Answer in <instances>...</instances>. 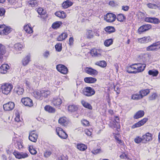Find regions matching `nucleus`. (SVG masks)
Listing matches in <instances>:
<instances>
[{"label": "nucleus", "instance_id": "obj_19", "mask_svg": "<svg viewBox=\"0 0 160 160\" xmlns=\"http://www.w3.org/2000/svg\"><path fill=\"white\" fill-rule=\"evenodd\" d=\"M58 123L63 126H65L68 123V121L66 117H63L60 118L58 120Z\"/></svg>", "mask_w": 160, "mask_h": 160}, {"label": "nucleus", "instance_id": "obj_46", "mask_svg": "<svg viewBox=\"0 0 160 160\" xmlns=\"http://www.w3.org/2000/svg\"><path fill=\"white\" fill-rule=\"evenodd\" d=\"M117 19L118 21L122 22L124 21L125 19V17L123 14H119L117 15Z\"/></svg>", "mask_w": 160, "mask_h": 160}, {"label": "nucleus", "instance_id": "obj_11", "mask_svg": "<svg viewBox=\"0 0 160 160\" xmlns=\"http://www.w3.org/2000/svg\"><path fill=\"white\" fill-rule=\"evenodd\" d=\"M151 28V25L149 24L144 25L138 29V32L139 34H141L143 32L148 31Z\"/></svg>", "mask_w": 160, "mask_h": 160}, {"label": "nucleus", "instance_id": "obj_53", "mask_svg": "<svg viewBox=\"0 0 160 160\" xmlns=\"http://www.w3.org/2000/svg\"><path fill=\"white\" fill-rule=\"evenodd\" d=\"M148 7L152 9H156L157 8L158 6L155 4H152L151 3H148L147 5Z\"/></svg>", "mask_w": 160, "mask_h": 160}, {"label": "nucleus", "instance_id": "obj_34", "mask_svg": "<svg viewBox=\"0 0 160 160\" xmlns=\"http://www.w3.org/2000/svg\"><path fill=\"white\" fill-rule=\"evenodd\" d=\"M72 3L70 1L67 0L64 2L62 4V6L64 8H66L71 6Z\"/></svg>", "mask_w": 160, "mask_h": 160}, {"label": "nucleus", "instance_id": "obj_56", "mask_svg": "<svg viewBox=\"0 0 160 160\" xmlns=\"http://www.w3.org/2000/svg\"><path fill=\"white\" fill-rule=\"evenodd\" d=\"M37 12L40 15L44 14L45 12L44 10L41 8H38Z\"/></svg>", "mask_w": 160, "mask_h": 160}, {"label": "nucleus", "instance_id": "obj_26", "mask_svg": "<svg viewBox=\"0 0 160 160\" xmlns=\"http://www.w3.org/2000/svg\"><path fill=\"white\" fill-rule=\"evenodd\" d=\"M53 105L55 106L60 105L62 103V100L59 98H54L52 102Z\"/></svg>", "mask_w": 160, "mask_h": 160}, {"label": "nucleus", "instance_id": "obj_59", "mask_svg": "<svg viewBox=\"0 0 160 160\" xmlns=\"http://www.w3.org/2000/svg\"><path fill=\"white\" fill-rule=\"evenodd\" d=\"M15 120L17 122H19L20 121V116L18 113L15 114Z\"/></svg>", "mask_w": 160, "mask_h": 160}, {"label": "nucleus", "instance_id": "obj_55", "mask_svg": "<svg viewBox=\"0 0 160 160\" xmlns=\"http://www.w3.org/2000/svg\"><path fill=\"white\" fill-rule=\"evenodd\" d=\"M134 141L137 143H139L141 142H142V138H140L139 137H137L134 139Z\"/></svg>", "mask_w": 160, "mask_h": 160}, {"label": "nucleus", "instance_id": "obj_54", "mask_svg": "<svg viewBox=\"0 0 160 160\" xmlns=\"http://www.w3.org/2000/svg\"><path fill=\"white\" fill-rule=\"evenodd\" d=\"M158 96L155 93H153L149 97V99L151 100H152L155 99Z\"/></svg>", "mask_w": 160, "mask_h": 160}, {"label": "nucleus", "instance_id": "obj_1", "mask_svg": "<svg viewBox=\"0 0 160 160\" xmlns=\"http://www.w3.org/2000/svg\"><path fill=\"white\" fill-rule=\"evenodd\" d=\"M146 66L145 64H134L131 65V73H136L142 72Z\"/></svg>", "mask_w": 160, "mask_h": 160}, {"label": "nucleus", "instance_id": "obj_22", "mask_svg": "<svg viewBox=\"0 0 160 160\" xmlns=\"http://www.w3.org/2000/svg\"><path fill=\"white\" fill-rule=\"evenodd\" d=\"M5 47L2 44H0V61L2 60L3 55L6 53Z\"/></svg>", "mask_w": 160, "mask_h": 160}, {"label": "nucleus", "instance_id": "obj_45", "mask_svg": "<svg viewBox=\"0 0 160 160\" xmlns=\"http://www.w3.org/2000/svg\"><path fill=\"white\" fill-rule=\"evenodd\" d=\"M132 98L133 100H139L142 98V97L141 96L140 94L136 93L133 94L132 96Z\"/></svg>", "mask_w": 160, "mask_h": 160}, {"label": "nucleus", "instance_id": "obj_20", "mask_svg": "<svg viewBox=\"0 0 160 160\" xmlns=\"http://www.w3.org/2000/svg\"><path fill=\"white\" fill-rule=\"evenodd\" d=\"M139 42L142 43H146L151 41V38L150 36L145 37L142 38L138 39Z\"/></svg>", "mask_w": 160, "mask_h": 160}, {"label": "nucleus", "instance_id": "obj_13", "mask_svg": "<svg viewBox=\"0 0 160 160\" xmlns=\"http://www.w3.org/2000/svg\"><path fill=\"white\" fill-rule=\"evenodd\" d=\"M13 154L15 156L16 158L20 159L22 158H24L28 157V155L25 152H14Z\"/></svg>", "mask_w": 160, "mask_h": 160}, {"label": "nucleus", "instance_id": "obj_48", "mask_svg": "<svg viewBox=\"0 0 160 160\" xmlns=\"http://www.w3.org/2000/svg\"><path fill=\"white\" fill-rule=\"evenodd\" d=\"M86 35L87 38H91L93 36V33L91 30H88L86 32Z\"/></svg>", "mask_w": 160, "mask_h": 160}, {"label": "nucleus", "instance_id": "obj_41", "mask_svg": "<svg viewBox=\"0 0 160 160\" xmlns=\"http://www.w3.org/2000/svg\"><path fill=\"white\" fill-rule=\"evenodd\" d=\"M95 64L101 67L104 68L106 66L107 64L105 61H102L96 62L95 63Z\"/></svg>", "mask_w": 160, "mask_h": 160}, {"label": "nucleus", "instance_id": "obj_42", "mask_svg": "<svg viewBox=\"0 0 160 160\" xmlns=\"http://www.w3.org/2000/svg\"><path fill=\"white\" fill-rule=\"evenodd\" d=\"M62 24L61 22L57 21L52 24V27L53 28L57 29Z\"/></svg>", "mask_w": 160, "mask_h": 160}, {"label": "nucleus", "instance_id": "obj_12", "mask_svg": "<svg viewBox=\"0 0 160 160\" xmlns=\"http://www.w3.org/2000/svg\"><path fill=\"white\" fill-rule=\"evenodd\" d=\"M56 68L58 71L63 74H66L68 72V69L67 68L63 65L62 64L57 65Z\"/></svg>", "mask_w": 160, "mask_h": 160}, {"label": "nucleus", "instance_id": "obj_10", "mask_svg": "<svg viewBox=\"0 0 160 160\" xmlns=\"http://www.w3.org/2000/svg\"><path fill=\"white\" fill-rule=\"evenodd\" d=\"M15 106L14 102H9L3 105V108L5 111H10L12 110Z\"/></svg>", "mask_w": 160, "mask_h": 160}, {"label": "nucleus", "instance_id": "obj_40", "mask_svg": "<svg viewBox=\"0 0 160 160\" xmlns=\"http://www.w3.org/2000/svg\"><path fill=\"white\" fill-rule=\"evenodd\" d=\"M55 14L57 17L62 18H65L66 17V14L63 11L57 12L55 13Z\"/></svg>", "mask_w": 160, "mask_h": 160}, {"label": "nucleus", "instance_id": "obj_49", "mask_svg": "<svg viewBox=\"0 0 160 160\" xmlns=\"http://www.w3.org/2000/svg\"><path fill=\"white\" fill-rule=\"evenodd\" d=\"M29 150L30 153L32 155L36 154L37 152L35 148H34L32 146H30L29 147Z\"/></svg>", "mask_w": 160, "mask_h": 160}, {"label": "nucleus", "instance_id": "obj_14", "mask_svg": "<svg viewBox=\"0 0 160 160\" xmlns=\"http://www.w3.org/2000/svg\"><path fill=\"white\" fill-rule=\"evenodd\" d=\"M85 72L92 76H95L98 74V72L95 69L90 67H86L85 68Z\"/></svg>", "mask_w": 160, "mask_h": 160}, {"label": "nucleus", "instance_id": "obj_18", "mask_svg": "<svg viewBox=\"0 0 160 160\" xmlns=\"http://www.w3.org/2000/svg\"><path fill=\"white\" fill-rule=\"evenodd\" d=\"M34 131H32L29 133V139L32 142H36L38 136L37 134L34 133Z\"/></svg>", "mask_w": 160, "mask_h": 160}, {"label": "nucleus", "instance_id": "obj_31", "mask_svg": "<svg viewBox=\"0 0 160 160\" xmlns=\"http://www.w3.org/2000/svg\"><path fill=\"white\" fill-rule=\"evenodd\" d=\"M30 61V55H28L22 59V62L23 65L24 66L27 65Z\"/></svg>", "mask_w": 160, "mask_h": 160}, {"label": "nucleus", "instance_id": "obj_6", "mask_svg": "<svg viewBox=\"0 0 160 160\" xmlns=\"http://www.w3.org/2000/svg\"><path fill=\"white\" fill-rule=\"evenodd\" d=\"M13 140L16 148L18 149H21L23 148L22 140L18 138H14Z\"/></svg>", "mask_w": 160, "mask_h": 160}, {"label": "nucleus", "instance_id": "obj_30", "mask_svg": "<svg viewBox=\"0 0 160 160\" xmlns=\"http://www.w3.org/2000/svg\"><path fill=\"white\" fill-rule=\"evenodd\" d=\"M85 82L88 83H93L97 80L96 78L92 77H86L84 79Z\"/></svg>", "mask_w": 160, "mask_h": 160}, {"label": "nucleus", "instance_id": "obj_27", "mask_svg": "<svg viewBox=\"0 0 160 160\" xmlns=\"http://www.w3.org/2000/svg\"><path fill=\"white\" fill-rule=\"evenodd\" d=\"M24 29L25 32L28 33L30 34L33 32L32 29L30 24L24 26Z\"/></svg>", "mask_w": 160, "mask_h": 160}, {"label": "nucleus", "instance_id": "obj_25", "mask_svg": "<svg viewBox=\"0 0 160 160\" xmlns=\"http://www.w3.org/2000/svg\"><path fill=\"white\" fill-rule=\"evenodd\" d=\"M11 31V29L8 27H6L5 26L3 28L2 27L1 31V34H3L5 35H7Z\"/></svg>", "mask_w": 160, "mask_h": 160}, {"label": "nucleus", "instance_id": "obj_9", "mask_svg": "<svg viewBox=\"0 0 160 160\" xmlns=\"http://www.w3.org/2000/svg\"><path fill=\"white\" fill-rule=\"evenodd\" d=\"M152 135L149 132L146 133L142 136V143H146L152 139Z\"/></svg>", "mask_w": 160, "mask_h": 160}, {"label": "nucleus", "instance_id": "obj_57", "mask_svg": "<svg viewBox=\"0 0 160 160\" xmlns=\"http://www.w3.org/2000/svg\"><path fill=\"white\" fill-rule=\"evenodd\" d=\"M101 149L99 148L95 150H93L91 151V152L93 154H95L99 153L101 152Z\"/></svg>", "mask_w": 160, "mask_h": 160}, {"label": "nucleus", "instance_id": "obj_15", "mask_svg": "<svg viewBox=\"0 0 160 160\" xmlns=\"http://www.w3.org/2000/svg\"><path fill=\"white\" fill-rule=\"evenodd\" d=\"M147 118H144L138 122L135 123L132 127V128L140 127L143 125L148 120Z\"/></svg>", "mask_w": 160, "mask_h": 160}, {"label": "nucleus", "instance_id": "obj_44", "mask_svg": "<svg viewBox=\"0 0 160 160\" xmlns=\"http://www.w3.org/2000/svg\"><path fill=\"white\" fill-rule=\"evenodd\" d=\"M22 47V45L19 43L15 44L14 45V49L17 51L21 50Z\"/></svg>", "mask_w": 160, "mask_h": 160}, {"label": "nucleus", "instance_id": "obj_64", "mask_svg": "<svg viewBox=\"0 0 160 160\" xmlns=\"http://www.w3.org/2000/svg\"><path fill=\"white\" fill-rule=\"evenodd\" d=\"M129 9V7L127 6H122V9L124 11H127Z\"/></svg>", "mask_w": 160, "mask_h": 160}, {"label": "nucleus", "instance_id": "obj_24", "mask_svg": "<svg viewBox=\"0 0 160 160\" xmlns=\"http://www.w3.org/2000/svg\"><path fill=\"white\" fill-rule=\"evenodd\" d=\"M14 90L15 92H16L18 95H22L24 92L23 88L19 86L15 87Z\"/></svg>", "mask_w": 160, "mask_h": 160}, {"label": "nucleus", "instance_id": "obj_3", "mask_svg": "<svg viewBox=\"0 0 160 160\" xmlns=\"http://www.w3.org/2000/svg\"><path fill=\"white\" fill-rule=\"evenodd\" d=\"M82 93L86 96L90 97L93 95L95 93V91L92 88L90 87H87L82 90Z\"/></svg>", "mask_w": 160, "mask_h": 160}, {"label": "nucleus", "instance_id": "obj_43", "mask_svg": "<svg viewBox=\"0 0 160 160\" xmlns=\"http://www.w3.org/2000/svg\"><path fill=\"white\" fill-rule=\"evenodd\" d=\"M91 54L92 56L99 57L100 56L101 54L95 49H92L91 52Z\"/></svg>", "mask_w": 160, "mask_h": 160}, {"label": "nucleus", "instance_id": "obj_60", "mask_svg": "<svg viewBox=\"0 0 160 160\" xmlns=\"http://www.w3.org/2000/svg\"><path fill=\"white\" fill-rule=\"evenodd\" d=\"M81 122L82 124L84 126L88 125L89 124V122L87 121V120L85 119L82 120Z\"/></svg>", "mask_w": 160, "mask_h": 160}, {"label": "nucleus", "instance_id": "obj_51", "mask_svg": "<svg viewBox=\"0 0 160 160\" xmlns=\"http://www.w3.org/2000/svg\"><path fill=\"white\" fill-rule=\"evenodd\" d=\"M28 5L32 7H33L37 5V1L36 0L30 1L28 2Z\"/></svg>", "mask_w": 160, "mask_h": 160}, {"label": "nucleus", "instance_id": "obj_28", "mask_svg": "<svg viewBox=\"0 0 160 160\" xmlns=\"http://www.w3.org/2000/svg\"><path fill=\"white\" fill-rule=\"evenodd\" d=\"M81 104L85 108H88L90 110H92V107L90 104L84 100H82L81 102Z\"/></svg>", "mask_w": 160, "mask_h": 160}, {"label": "nucleus", "instance_id": "obj_4", "mask_svg": "<svg viewBox=\"0 0 160 160\" xmlns=\"http://www.w3.org/2000/svg\"><path fill=\"white\" fill-rule=\"evenodd\" d=\"M21 102L26 107H31L33 105L32 100L28 97L22 98L21 99Z\"/></svg>", "mask_w": 160, "mask_h": 160}, {"label": "nucleus", "instance_id": "obj_7", "mask_svg": "<svg viewBox=\"0 0 160 160\" xmlns=\"http://www.w3.org/2000/svg\"><path fill=\"white\" fill-rule=\"evenodd\" d=\"M116 15L112 13H108L105 16V19L107 22H111L114 21L116 18Z\"/></svg>", "mask_w": 160, "mask_h": 160}, {"label": "nucleus", "instance_id": "obj_36", "mask_svg": "<svg viewBox=\"0 0 160 160\" xmlns=\"http://www.w3.org/2000/svg\"><path fill=\"white\" fill-rule=\"evenodd\" d=\"M149 92V90L148 89L142 90L139 92V93L140 94L141 96L142 97V98L144 96L147 95Z\"/></svg>", "mask_w": 160, "mask_h": 160}, {"label": "nucleus", "instance_id": "obj_58", "mask_svg": "<svg viewBox=\"0 0 160 160\" xmlns=\"http://www.w3.org/2000/svg\"><path fill=\"white\" fill-rule=\"evenodd\" d=\"M109 5L112 7H115L118 5L117 3L115 1H111L109 2Z\"/></svg>", "mask_w": 160, "mask_h": 160}, {"label": "nucleus", "instance_id": "obj_8", "mask_svg": "<svg viewBox=\"0 0 160 160\" xmlns=\"http://www.w3.org/2000/svg\"><path fill=\"white\" fill-rule=\"evenodd\" d=\"M160 48V42L154 43L147 48V51L157 50Z\"/></svg>", "mask_w": 160, "mask_h": 160}, {"label": "nucleus", "instance_id": "obj_39", "mask_svg": "<svg viewBox=\"0 0 160 160\" xmlns=\"http://www.w3.org/2000/svg\"><path fill=\"white\" fill-rule=\"evenodd\" d=\"M148 74L152 76L156 77L158 75V70L154 69L148 71Z\"/></svg>", "mask_w": 160, "mask_h": 160}, {"label": "nucleus", "instance_id": "obj_63", "mask_svg": "<svg viewBox=\"0 0 160 160\" xmlns=\"http://www.w3.org/2000/svg\"><path fill=\"white\" fill-rule=\"evenodd\" d=\"M51 153L50 151H47L45 152L44 153V155L46 157H49L51 154Z\"/></svg>", "mask_w": 160, "mask_h": 160}, {"label": "nucleus", "instance_id": "obj_5", "mask_svg": "<svg viewBox=\"0 0 160 160\" xmlns=\"http://www.w3.org/2000/svg\"><path fill=\"white\" fill-rule=\"evenodd\" d=\"M56 132L58 136L61 138L66 139L67 138V134L60 128L58 127L56 129Z\"/></svg>", "mask_w": 160, "mask_h": 160}, {"label": "nucleus", "instance_id": "obj_29", "mask_svg": "<svg viewBox=\"0 0 160 160\" xmlns=\"http://www.w3.org/2000/svg\"><path fill=\"white\" fill-rule=\"evenodd\" d=\"M68 34L66 33H62L57 38V40L59 41H62L65 40Z\"/></svg>", "mask_w": 160, "mask_h": 160}, {"label": "nucleus", "instance_id": "obj_33", "mask_svg": "<svg viewBox=\"0 0 160 160\" xmlns=\"http://www.w3.org/2000/svg\"><path fill=\"white\" fill-rule=\"evenodd\" d=\"M104 30L109 34L115 31L114 28L112 26H108L105 28Z\"/></svg>", "mask_w": 160, "mask_h": 160}, {"label": "nucleus", "instance_id": "obj_52", "mask_svg": "<svg viewBox=\"0 0 160 160\" xmlns=\"http://www.w3.org/2000/svg\"><path fill=\"white\" fill-rule=\"evenodd\" d=\"M55 48L56 51L60 52L62 50V44L60 43L56 44L55 46Z\"/></svg>", "mask_w": 160, "mask_h": 160}, {"label": "nucleus", "instance_id": "obj_35", "mask_svg": "<svg viewBox=\"0 0 160 160\" xmlns=\"http://www.w3.org/2000/svg\"><path fill=\"white\" fill-rule=\"evenodd\" d=\"M119 119L118 117H116L114 121H113V128H116L118 129L120 127L119 124Z\"/></svg>", "mask_w": 160, "mask_h": 160}, {"label": "nucleus", "instance_id": "obj_62", "mask_svg": "<svg viewBox=\"0 0 160 160\" xmlns=\"http://www.w3.org/2000/svg\"><path fill=\"white\" fill-rule=\"evenodd\" d=\"M120 157L122 159H128L129 158H128V156L127 155L123 153V154H122V155H121L120 156Z\"/></svg>", "mask_w": 160, "mask_h": 160}, {"label": "nucleus", "instance_id": "obj_21", "mask_svg": "<svg viewBox=\"0 0 160 160\" xmlns=\"http://www.w3.org/2000/svg\"><path fill=\"white\" fill-rule=\"evenodd\" d=\"M41 93V91H35L33 92V96L35 98L41 100L42 98V94Z\"/></svg>", "mask_w": 160, "mask_h": 160}, {"label": "nucleus", "instance_id": "obj_37", "mask_svg": "<svg viewBox=\"0 0 160 160\" xmlns=\"http://www.w3.org/2000/svg\"><path fill=\"white\" fill-rule=\"evenodd\" d=\"M77 148L80 151H84L87 149V146L85 144L82 143H78L77 145Z\"/></svg>", "mask_w": 160, "mask_h": 160}, {"label": "nucleus", "instance_id": "obj_23", "mask_svg": "<svg viewBox=\"0 0 160 160\" xmlns=\"http://www.w3.org/2000/svg\"><path fill=\"white\" fill-rule=\"evenodd\" d=\"M144 114V112L143 110H139L135 114L133 118L134 119H137L143 117Z\"/></svg>", "mask_w": 160, "mask_h": 160}, {"label": "nucleus", "instance_id": "obj_50", "mask_svg": "<svg viewBox=\"0 0 160 160\" xmlns=\"http://www.w3.org/2000/svg\"><path fill=\"white\" fill-rule=\"evenodd\" d=\"M42 94V98L43 97H47L50 94V92L48 90H43L41 91Z\"/></svg>", "mask_w": 160, "mask_h": 160}, {"label": "nucleus", "instance_id": "obj_17", "mask_svg": "<svg viewBox=\"0 0 160 160\" xmlns=\"http://www.w3.org/2000/svg\"><path fill=\"white\" fill-rule=\"evenodd\" d=\"M9 68V66L8 65L3 64L0 67V73L2 74H6Z\"/></svg>", "mask_w": 160, "mask_h": 160}, {"label": "nucleus", "instance_id": "obj_61", "mask_svg": "<svg viewBox=\"0 0 160 160\" xmlns=\"http://www.w3.org/2000/svg\"><path fill=\"white\" fill-rule=\"evenodd\" d=\"M84 132L85 134L88 136H90L92 134L91 132L88 129H85L84 130Z\"/></svg>", "mask_w": 160, "mask_h": 160}, {"label": "nucleus", "instance_id": "obj_2", "mask_svg": "<svg viewBox=\"0 0 160 160\" xmlns=\"http://www.w3.org/2000/svg\"><path fill=\"white\" fill-rule=\"evenodd\" d=\"M13 86L10 83H5L2 85L1 89L2 93L4 94L8 95L11 92Z\"/></svg>", "mask_w": 160, "mask_h": 160}, {"label": "nucleus", "instance_id": "obj_16", "mask_svg": "<svg viewBox=\"0 0 160 160\" xmlns=\"http://www.w3.org/2000/svg\"><path fill=\"white\" fill-rule=\"evenodd\" d=\"M145 22L157 24L159 22V19L156 18L146 17L144 19Z\"/></svg>", "mask_w": 160, "mask_h": 160}, {"label": "nucleus", "instance_id": "obj_38", "mask_svg": "<svg viewBox=\"0 0 160 160\" xmlns=\"http://www.w3.org/2000/svg\"><path fill=\"white\" fill-rule=\"evenodd\" d=\"M45 110L50 113H54L55 112V109L49 105H47L44 107Z\"/></svg>", "mask_w": 160, "mask_h": 160}, {"label": "nucleus", "instance_id": "obj_32", "mask_svg": "<svg viewBox=\"0 0 160 160\" xmlns=\"http://www.w3.org/2000/svg\"><path fill=\"white\" fill-rule=\"evenodd\" d=\"M78 108L77 106L74 105H70L68 107V110L71 112L77 111Z\"/></svg>", "mask_w": 160, "mask_h": 160}, {"label": "nucleus", "instance_id": "obj_47", "mask_svg": "<svg viewBox=\"0 0 160 160\" xmlns=\"http://www.w3.org/2000/svg\"><path fill=\"white\" fill-rule=\"evenodd\" d=\"M113 42L112 39H108L106 40L104 42V44L106 47H109L112 45Z\"/></svg>", "mask_w": 160, "mask_h": 160}]
</instances>
